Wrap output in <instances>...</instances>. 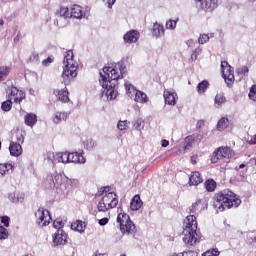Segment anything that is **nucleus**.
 I'll list each match as a JSON object with an SVG mask.
<instances>
[{"instance_id":"f257e3e1","label":"nucleus","mask_w":256,"mask_h":256,"mask_svg":"<svg viewBox=\"0 0 256 256\" xmlns=\"http://www.w3.org/2000/svg\"><path fill=\"white\" fill-rule=\"evenodd\" d=\"M127 73V67L123 66V63H118L113 67H104L102 72H100L99 83L102 86V98L106 101H113L117 99V81L123 79Z\"/></svg>"},{"instance_id":"f03ea898","label":"nucleus","mask_w":256,"mask_h":256,"mask_svg":"<svg viewBox=\"0 0 256 256\" xmlns=\"http://www.w3.org/2000/svg\"><path fill=\"white\" fill-rule=\"evenodd\" d=\"M239 205H241V198L229 189L223 190L214 196L213 207L217 213H222V211L231 209V207H239Z\"/></svg>"},{"instance_id":"7ed1b4c3","label":"nucleus","mask_w":256,"mask_h":256,"mask_svg":"<svg viewBox=\"0 0 256 256\" xmlns=\"http://www.w3.org/2000/svg\"><path fill=\"white\" fill-rule=\"evenodd\" d=\"M79 64L73 59V50H68L64 53L62 79L64 85H69L71 79L77 77Z\"/></svg>"},{"instance_id":"20e7f679","label":"nucleus","mask_w":256,"mask_h":256,"mask_svg":"<svg viewBox=\"0 0 256 256\" xmlns=\"http://www.w3.org/2000/svg\"><path fill=\"white\" fill-rule=\"evenodd\" d=\"M199 233L197 225H186L182 232L185 245H188L189 247L197 245V242L199 241Z\"/></svg>"},{"instance_id":"39448f33","label":"nucleus","mask_w":256,"mask_h":256,"mask_svg":"<svg viewBox=\"0 0 256 256\" xmlns=\"http://www.w3.org/2000/svg\"><path fill=\"white\" fill-rule=\"evenodd\" d=\"M221 69H222V77L225 80V83L228 85V87H231V85H233V82L235 81L233 67L229 65L228 61H222Z\"/></svg>"},{"instance_id":"423d86ee","label":"nucleus","mask_w":256,"mask_h":256,"mask_svg":"<svg viewBox=\"0 0 256 256\" xmlns=\"http://www.w3.org/2000/svg\"><path fill=\"white\" fill-rule=\"evenodd\" d=\"M56 232L52 235V245L53 247H64L67 245L68 235L63 231V228L54 226Z\"/></svg>"},{"instance_id":"0eeeda50","label":"nucleus","mask_w":256,"mask_h":256,"mask_svg":"<svg viewBox=\"0 0 256 256\" xmlns=\"http://www.w3.org/2000/svg\"><path fill=\"white\" fill-rule=\"evenodd\" d=\"M231 157V148L227 146H222L217 148L211 157V163H217L219 159H227Z\"/></svg>"},{"instance_id":"6e6552de","label":"nucleus","mask_w":256,"mask_h":256,"mask_svg":"<svg viewBox=\"0 0 256 256\" xmlns=\"http://www.w3.org/2000/svg\"><path fill=\"white\" fill-rule=\"evenodd\" d=\"M37 225H49L52 221L51 214L49 210L39 208L35 213Z\"/></svg>"},{"instance_id":"1a4fd4ad","label":"nucleus","mask_w":256,"mask_h":256,"mask_svg":"<svg viewBox=\"0 0 256 256\" xmlns=\"http://www.w3.org/2000/svg\"><path fill=\"white\" fill-rule=\"evenodd\" d=\"M47 159L52 161L53 165H55V163H63L65 165L69 163V152H58L56 154L53 152H48Z\"/></svg>"},{"instance_id":"9d476101","label":"nucleus","mask_w":256,"mask_h":256,"mask_svg":"<svg viewBox=\"0 0 256 256\" xmlns=\"http://www.w3.org/2000/svg\"><path fill=\"white\" fill-rule=\"evenodd\" d=\"M8 99L14 101V103H21L25 99V92L17 89L15 86H11L7 90Z\"/></svg>"},{"instance_id":"9b49d317","label":"nucleus","mask_w":256,"mask_h":256,"mask_svg":"<svg viewBox=\"0 0 256 256\" xmlns=\"http://www.w3.org/2000/svg\"><path fill=\"white\" fill-rule=\"evenodd\" d=\"M195 3L201 11H213L217 9L218 0H195Z\"/></svg>"},{"instance_id":"f8f14e48","label":"nucleus","mask_w":256,"mask_h":256,"mask_svg":"<svg viewBox=\"0 0 256 256\" xmlns=\"http://www.w3.org/2000/svg\"><path fill=\"white\" fill-rule=\"evenodd\" d=\"M61 183V174L57 172H53L52 174L48 175L46 178L45 186L47 189H55L57 185Z\"/></svg>"},{"instance_id":"ddd939ff","label":"nucleus","mask_w":256,"mask_h":256,"mask_svg":"<svg viewBox=\"0 0 256 256\" xmlns=\"http://www.w3.org/2000/svg\"><path fill=\"white\" fill-rule=\"evenodd\" d=\"M102 201L105 202V204L108 207H111L112 209L117 207L119 200L117 199V194L113 192H109L106 195L103 196Z\"/></svg>"},{"instance_id":"4468645a","label":"nucleus","mask_w":256,"mask_h":256,"mask_svg":"<svg viewBox=\"0 0 256 256\" xmlns=\"http://www.w3.org/2000/svg\"><path fill=\"white\" fill-rule=\"evenodd\" d=\"M163 35H165V27L163 24L155 22L152 27V36H154L155 39H161Z\"/></svg>"},{"instance_id":"2eb2a0df","label":"nucleus","mask_w":256,"mask_h":256,"mask_svg":"<svg viewBox=\"0 0 256 256\" xmlns=\"http://www.w3.org/2000/svg\"><path fill=\"white\" fill-rule=\"evenodd\" d=\"M123 39L125 43H137L139 41V32L137 30H130L124 35Z\"/></svg>"},{"instance_id":"dca6fc26","label":"nucleus","mask_w":256,"mask_h":256,"mask_svg":"<svg viewBox=\"0 0 256 256\" xmlns=\"http://www.w3.org/2000/svg\"><path fill=\"white\" fill-rule=\"evenodd\" d=\"M70 16L73 19H83L85 17V13H83V9L79 5H72L70 7Z\"/></svg>"},{"instance_id":"f3484780","label":"nucleus","mask_w":256,"mask_h":256,"mask_svg":"<svg viewBox=\"0 0 256 256\" xmlns=\"http://www.w3.org/2000/svg\"><path fill=\"white\" fill-rule=\"evenodd\" d=\"M8 199L11 203H23V201H25V194L21 192H10L8 193Z\"/></svg>"},{"instance_id":"a211bd4d","label":"nucleus","mask_w":256,"mask_h":256,"mask_svg":"<svg viewBox=\"0 0 256 256\" xmlns=\"http://www.w3.org/2000/svg\"><path fill=\"white\" fill-rule=\"evenodd\" d=\"M86 159L83 157V153L79 152H69V163H80V164H85Z\"/></svg>"},{"instance_id":"6ab92c4d","label":"nucleus","mask_w":256,"mask_h":256,"mask_svg":"<svg viewBox=\"0 0 256 256\" xmlns=\"http://www.w3.org/2000/svg\"><path fill=\"white\" fill-rule=\"evenodd\" d=\"M9 152H10V155H12V157H19V155L23 153V148L19 143L10 142Z\"/></svg>"},{"instance_id":"aec40b11","label":"nucleus","mask_w":256,"mask_h":256,"mask_svg":"<svg viewBox=\"0 0 256 256\" xmlns=\"http://www.w3.org/2000/svg\"><path fill=\"white\" fill-rule=\"evenodd\" d=\"M163 95H164L165 103H167V105L177 104V101H176L177 93L171 92L169 90H165Z\"/></svg>"},{"instance_id":"412c9836","label":"nucleus","mask_w":256,"mask_h":256,"mask_svg":"<svg viewBox=\"0 0 256 256\" xmlns=\"http://www.w3.org/2000/svg\"><path fill=\"white\" fill-rule=\"evenodd\" d=\"M67 119H69V113L67 112H56L52 117L54 125H59L61 121H67Z\"/></svg>"},{"instance_id":"4be33fe9","label":"nucleus","mask_w":256,"mask_h":256,"mask_svg":"<svg viewBox=\"0 0 256 256\" xmlns=\"http://www.w3.org/2000/svg\"><path fill=\"white\" fill-rule=\"evenodd\" d=\"M118 227L122 235H135L137 233V226L135 225H120Z\"/></svg>"},{"instance_id":"5701e85b","label":"nucleus","mask_w":256,"mask_h":256,"mask_svg":"<svg viewBox=\"0 0 256 256\" xmlns=\"http://www.w3.org/2000/svg\"><path fill=\"white\" fill-rule=\"evenodd\" d=\"M143 206V201H141V197L139 195H135L130 203V208L132 211H139Z\"/></svg>"},{"instance_id":"b1692460","label":"nucleus","mask_w":256,"mask_h":256,"mask_svg":"<svg viewBox=\"0 0 256 256\" xmlns=\"http://www.w3.org/2000/svg\"><path fill=\"white\" fill-rule=\"evenodd\" d=\"M24 123L28 127H35L37 124V115L34 113H28L24 117Z\"/></svg>"},{"instance_id":"393cba45","label":"nucleus","mask_w":256,"mask_h":256,"mask_svg":"<svg viewBox=\"0 0 256 256\" xmlns=\"http://www.w3.org/2000/svg\"><path fill=\"white\" fill-rule=\"evenodd\" d=\"M207 207V202L205 200L198 199L195 203L190 207L191 213H195L196 211H202Z\"/></svg>"},{"instance_id":"a878e982","label":"nucleus","mask_w":256,"mask_h":256,"mask_svg":"<svg viewBox=\"0 0 256 256\" xmlns=\"http://www.w3.org/2000/svg\"><path fill=\"white\" fill-rule=\"evenodd\" d=\"M57 17H63V19H71V8L61 6L56 12Z\"/></svg>"},{"instance_id":"bb28decb","label":"nucleus","mask_w":256,"mask_h":256,"mask_svg":"<svg viewBox=\"0 0 256 256\" xmlns=\"http://www.w3.org/2000/svg\"><path fill=\"white\" fill-rule=\"evenodd\" d=\"M190 185H199L203 183V177H201V173L193 172L189 177Z\"/></svg>"},{"instance_id":"cd10ccee","label":"nucleus","mask_w":256,"mask_h":256,"mask_svg":"<svg viewBox=\"0 0 256 256\" xmlns=\"http://www.w3.org/2000/svg\"><path fill=\"white\" fill-rule=\"evenodd\" d=\"M117 223H119V225H131L133 222H131L129 215L120 213L117 217Z\"/></svg>"},{"instance_id":"c85d7f7f","label":"nucleus","mask_w":256,"mask_h":256,"mask_svg":"<svg viewBox=\"0 0 256 256\" xmlns=\"http://www.w3.org/2000/svg\"><path fill=\"white\" fill-rule=\"evenodd\" d=\"M7 173H13V164L11 163H3L0 164V175L4 176Z\"/></svg>"},{"instance_id":"c756f323","label":"nucleus","mask_w":256,"mask_h":256,"mask_svg":"<svg viewBox=\"0 0 256 256\" xmlns=\"http://www.w3.org/2000/svg\"><path fill=\"white\" fill-rule=\"evenodd\" d=\"M134 101H136V103H147V94H145L141 90H137L134 96Z\"/></svg>"},{"instance_id":"7c9ffc66","label":"nucleus","mask_w":256,"mask_h":256,"mask_svg":"<svg viewBox=\"0 0 256 256\" xmlns=\"http://www.w3.org/2000/svg\"><path fill=\"white\" fill-rule=\"evenodd\" d=\"M133 128L141 133L145 129V120L143 118H137L132 122Z\"/></svg>"},{"instance_id":"2f4dec72","label":"nucleus","mask_w":256,"mask_h":256,"mask_svg":"<svg viewBox=\"0 0 256 256\" xmlns=\"http://www.w3.org/2000/svg\"><path fill=\"white\" fill-rule=\"evenodd\" d=\"M124 85H125V89L128 97L133 99V97H135V94L137 93L138 90L135 88V86H133V84L129 82H125Z\"/></svg>"},{"instance_id":"473e14b6","label":"nucleus","mask_w":256,"mask_h":256,"mask_svg":"<svg viewBox=\"0 0 256 256\" xmlns=\"http://www.w3.org/2000/svg\"><path fill=\"white\" fill-rule=\"evenodd\" d=\"M58 99L59 101H62V103H68L69 91H67V87L58 91Z\"/></svg>"},{"instance_id":"72a5a7b5","label":"nucleus","mask_w":256,"mask_h":256,"mask_svg":"<svg viewBox=\"0 0 256 256\" xmlns=\"http://www.w3.org/2000/svg\"><path fill=\"white\" fill-rule=\"evenodd\" d=\"M9 73H11V67L0 66V82L5 81V79H7V77H9Z\"/></svg>"},{"instance_id":"f704fd0d","label":"nucleus","mask_w":256,"mask_h":256,"mask_svg":"<svg viewBox=\"0 0 256 256\" xmlns=\"http://www.w3.org/2000/svg\"><path fill=\"white\" fill-rule=\"evenodd\" d=\"M194 141H195V134L187 136L184 139V151H189V149L193 147Z\"/></svg>"},{"instance_id":"c9c22d12","label":"nucleus","mask_w":256,"mask_h":256,"mask_svg":"<svg viewBox=\"0 0 256 256\" xmlns=\"http://www.w3.org/2000/svg\"><path fill=\"white\" fill-rule=\"evenodd\" d=\"M229 127V119L222 117L217 123V130L218 131H225Z\"/></svg>"},{"instance_id":"e433bc0d","label":"nucleus","mask_w":256,"mask_h":256,"mask_svg":"<svg viewBox=\"0 0 256 256\" xmlns=\"http://www.w3.org/2000/svg\"><path fill=\"white\" fill-rule=\"evenodd\" d=\"M97 147V141L93 140L92 138L87 139L84 141V148H86L87 151H93Z\"/></svg>"},{"instance_id":"4c0bfd02","label":"nucleus","mask_w":256,"mask_h":256,"mask_svg":"<svg viewBox=\"0 0 256 256\" xmlns=\"http://www.w3.org/2000/svg\"><path fill=\"white\" fill-rule=\"evenodd\" d=\"M207 89H209V81L207 80H204L197 85V92L199 95H201V93H205Z\"/></svg>"},{"instance_id":"58836bf2","label":"nucleus","mask_w":256,"mask_h":256,"mask_svg":"<svg viewBox=\"0 0 256 256\" xmlns=\"http://www.w3.org/2000/svg\"><path fill=\"white\" fill-rule=\"evenodd\" d=\"M177 23H179V18H176L175 20L169 19V20L166 22L165 27H166V29H168L169 31H175V29L177 28Z\"/></svg>"},{"instance_id":"ea45409f","label":"nucleus","mask_w":256,"mask_h":256,"mask_svg":"<svg viewBox=\"0 0 256 256\" xmlns=\"http://www.w3.org/2000/svg\"><path fill=\"white\" fill-rule=\"evenodd\" d=\"M217 187V183L215 180L210 179L205 182V188L209 193H212V191H215V188Z\"/></svg>"},{"instance_id":"a19ab883","label":"nucleus","mask_w":256,"mask_h":256,"mask_svg":"<svg viewBox=\"0 0 256 256\" xmlns=\"http://www.w3.org/2000/svg\"><path fill=\"white\" fill-rule=\"evenodd\" d=\"M184 225H197V217L189 215L184 219Z\"/></svg>"},{"instance_id":"79ce46f5","label":"nucleus","mask_w":256,"mask_h":256,"mask_svg":"<svg viewBox=\"0 0 256 256\" xmlns=\"http://www.w3.org/2000/svg\"><path fill=\"white\" fill-rule=\"evenodd\" d=\"M13 107V101L10 100L9 98L4 101L1 105L2 111L8 112L11 108Z\"/></svg>"},{"instance_id":"37998d69","label":"nucleus","mask_w":256,"mask_h":256,"mask_svg":"<svg viewBox=\"0 0 256 256\" xmlns=\"http://www.w3.org/2000/svg\"><path fill=\"white\" fill-rule=\"evenodd\" d=\"M130 122L127 120H120L117 124L119 131H125L128 129Z\"/></svg>"},{"instance_id":"c03bdc74","label":"nucleus","mask_w":256,"mask_h":256,"mask_svg":"<svg viewBox=\"0 0 256 256\" xmlns=\"http://www.w3.org/2000/svg\"><path fill=\"white\" fill-rule=\"evenodd\" d=\"M221 252H219V249L212 248L202 254V256H219Z\"/></svg>"},{"instance_id":"a18cd8bd","label":"nucleus","mask_w":256,"mask_h":256,"mask_svg":"<svg viewBox=\"0 0 256 256\" xmlns=\"http://www.w3.org/2000/svg\"><path fill=\"white\" fill-rule=\"evenodd\" d=\"M237 75H240L241 77L247 76V73H249V67L242 66L236 70Z\"/></svg>"},{"instance_id":"49530a36","label":"nucleus","mask_w":256,"mask_h":256,"mask_svg":"<svg viewBox=\"0 0 256 256\" xmlns=\"http://www.w3.org/2000/svg\"><path fill=\"white\" fill-rule=\"evenodd\" d=\"M72 231H77L78 233H84L85 229H87L86 225H71Z\"/></svg>"},{"instance_id":"de8ad7c7","label":"nucleus","mask_w":256,"mask_h":256,"mask_svg":"<svg viewBox=\"0 0 256 256\" xmlns=\"http://www.w3.org/2000/svg\"><path fill=\"white\" fill-rule=\"evenodd\" d=\"M199 55H201L200 47L193 50L191 57H190V61H197V57H199Z\"/></svg>"},{"instance_id":"09e8293b","label":"nucleus","mask_w":256,"mask_h":256,"mask_svg":"<svg viewBox=\"0 0 256 256\" xmlns=\"http://www.w3.org/2000/svg\"><path fill=\"white\" fill-rule=\"evenodd\" d=\"M109 209H112L111 207H109L107 204H105V202L103 201V199L98 203V211H107Z\"/></svg>"},{"instance_id":"8fccbe9b","label":"nucleus","mask_w":256,"mask_h":256,"mask_svg":"<svg viewBox=\"0 0 256 256\" xmlns=\"http://www.w3.org/2000/svg\"><path fill=\"white\" fill-rule=\"evenodd\" d=\"M249 99L256 101V85H252L248 94Z\"/></svg>"},{"instance_id":"3c124183","label":"nucleus","mask_w":256,"mask_h":256,"mask_svg":"<svg viewBox=\"0 0 256 256\" xmlns=\"http://www.w3.org/2000/svg\"><path fill=\"white\" fill-rule=\"evenodd\" d=\"M9 237V232L3 227V225H0V240L7 239Z\"/></svg>"},{"instance_id":"603ef678","label":"nucleus","mask_w":256,"mask_h":256,"mask_svg":"<svg viewBox=\"0 0 256 256\" xmlns=\"http://www.w3.org/2000/svg\"><path fill=\"white\" fill-rule=\"evenodd\" d=\"M209 41V36L207 34H202L198 38L199 45H205Z\"/></svg>"},{"instance_id":"864d4df0","label":"nucleus","mask_w":256,"mask_h":256,"mask_svg":"<svg viewBox=\"0 0 256 256\" xmlns=\"http://www.w3.org/2000/svg\"><path fill=\"white\" fill-rule=\"evenodd\" d=\"M215 103L216 105H223V103H225V98L223 95L218 94L215 96Z\"/></svg>"},{"instance_id":"5fc2aeb1","label":"nucleus","mask_w":256,"mask_h":256,"mask_svg":"<svg viewBox=\"0 0 256 256\" xmlns=\"http://www.w3.org/2000/svg\"><path fill=\"white\" fill-rule=\"evenodd\" d=\"M66 223L67 219L57 218L56 220H54L53 225H66Z\"/></svg>"},{"instance_id":"6e6d98bb","label":"nucleus","mask_w":256,"mask_h":256,"mask_svg":"<svg viewBox=\"0 0 256 256\" xmlns=\"http://www.w3.org/2000/svg\"><path fill=\"white\" fill-rule=\"evenodd\" d=\"M0 221L3 225H9V221H11V218H9V216H2L0 217Z\"/></svg>"},{"instance_id":"4d7b16f0","label":"nucleus","mask_w":256,"mask_h":256,"mask_svg":"<svg viewBox=\"0 0 256 256\" xmlns=\"http://www.w3.org/2000/svg\"><path fill=\"white\" fill-rule=\"evenodd\" d=\"M16 139L18 141L16 143H19V145H21V143H24V141H25V137L21 133L16 134Z\"/></svg>"},{"instance_id":"13d9d810","label":"nucleus","mask_w":256,"mask_h":256,"mask_svg":"<svg viewBox=\"0 0 256 256\" xmlns=\"http://www.w3.org/2000/svg\"><path fill=\"white\" fill-rule=\"evenodd\" d=\"M103 3L107 5L108 9H113V5H115V0H103Z\"/></svg>"},{"instance_id":"bf43d9fd","label":"nucleus","mask_w":256,"mask_h":256,"mask_svg":"<svg viewBox=\"0 0 256 256\" xmlns=\"http://www.w3.org/2000/svg\"><path fill=\"white\" fill-rule=\"evenodd\" d=\"M30 61H32V63H37V62H39V54L33 53V54L30 56Z\"/></svg>"},{"instance_id":"052dcab7","label":"nucleus","mask_w":256,"mask_h":256,"mask_svg":"<svg viewBox=\"0 0 256 256\" xmlns=\"http://www.w3.org/2000/svg\"><path fill=\"white\" fill-rule=\"evenodd\" d=\"M52 62H53V58L48 57L45 60H43L42 65H44V67H47V65L51 64Z\"/></svg>"},{"instance_id":"680f3d73","label":"nucleus","mask_w":256,"mask_h":256,"mask_svg":"<svg viewBox=\"0 0 256 256\" xmlns=\"http://www.w3.org/2000/svg\"><path fill=\"white\" fill-rule=\"evenodd\" d=\"M248 143L250 145H256V135L251 136L250 139L248 140Z\"/></svg>"},{"instance_id":"e2e57ef3","label":"nucleus","mask_w":256,"mask_h":256,"mask_svg":"<svg viewBox=\"0 0 256 256\" xmlns=\"http://www.w3.org/2000/svg\"><path fill=\"white\" fill-rule=\"evenodd\" d=\"M99 225H107V223H109V219L108 218H102L100 220H98Z\"/></svg>"},{"instance_id":"0e129e2a","label":"nucleus","mask_w":256,"mask_h":256,"mask_svg":"<svg viewBox=\"0 0 256 256\" xmlns=\"http://www.w3.org/2000/svg\"><path fill=\"white\" fill-rule=\"evenodd\" d=\"M187 47H195V40L189 39L186 41Z\"/></svg>"},{"instance_id":"69168bd1","label":"nucleus","mask_w":256,"mask_h":256,"mask_svg":"<svg viewBox=\"0 0 256 256\" xmlns=\"http://www.w3.org/2000/svg\"><path fill=\"white\" fill-rule=\"evenodd\" d=\"M109 191H111V187H109V186L103 187V188H101L100 195H103V193H109Z\"/></svg>"},{"instance_id":"338daca9","label":"nucleus","mask_w":256,"mask_h":256,"mask_svg":"<svg viewBox=\"0 0 256 256\" xmlns=\"http://www.w3.org/2000/svg\"><path fill=\"white\" fill-rule=\"evenodd\" d=\"M205 125V122L203 120H199L196 123V129H201V127H203Z\"/></svg>"},{"instance_id":"774afa93","label":"nucleus","mask_w":256,"mask_h":256,"mask_svg":"<svg viewBox=\"0 0 256 256\" xmlns=\"http://www.w3.org/2000/svg\"><path fill=\"white\" fill-rule=\"evenodd\" d=\"M239 177H240V181H242L243 183H244V181H245V172L244 171H241V172H239Z\"/></svg>"}]
</instances>
